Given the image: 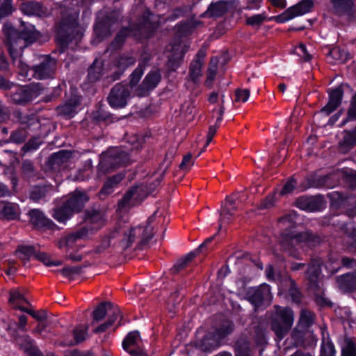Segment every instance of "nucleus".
<instances>
[{
    "label": "nucleus",
    "instance_id": "1",
    "mask_svg": "<svg viewBox=\"0 0 356 356\" xmlns=\"http://www.w3.org/2000/svg\"><path fill=\"white\" fill-rule=\"evenodd\" d=\"M70 0H63L60 3L61 19L56 26V40L63 48L73 41L77 43L83 36V32L79 28V10L70 7Z\"/></svg>",
    "mask_w": 356,
    "mask_h": 356
},
{
    "label": "nucleus",
    "instance_id": "2",
    "mask_svg": "<svg viewBox=\"0 0 356 356\" xmlns=\"http://www.w3.org/2000/svg\"><path fill=\"white\" fill-rule=\"evenodd\" d=\"M2 30L6 37V44L8 47L10 56L13 61L20 58L23 50L33 43L39 35L38 32L31 24H22V29L18 31L12 25L5 24Z\"/></svg>",
    "mask_w": 356,
    "mask_h": 356
},
{
    "label": "nucleus",
    "instance_id": "3",
    "mask_svg": "<svg viewBox=\"0 0 356 356\" xmlns=\"http://www.w3.org/2000/svg\"><path fill=\"white\" fill-rule=\"evenodd\" d=\"M294 321V314L287 307L274 306V312L270 316V327L277 337L281 340L288 334Z\"/></svg>",
    "mask_w": 356,
    "mask_h": 356
},
{
    "label": "nucleus",
    "instance_id": "4",
    "mask_svg": "<svg viewBox=\"0 0 356 356\" xmlns=\"http://www.w3.org/2000/svg\"><path fill=\"white\" fill-rule=\"evenodd\" d=\"M281 243L282 246L289 252L292 256H295L292 253V249L298 245H307L309 246H314L321 242L320 237L311 232H298L293 227L286 229L281 234Z\"/></svg>",
    "mask_w": 356,
    "mask_h": 356
},
{
    "label": "nucleus",
    "instance_id": "5",
    "mask_svg": "<svg viewBox=\"0 0 356 356\" xmlns=\"http://www.w3.org/2000/svg\"><path fill=\"white\" fill-rule=\"evenodd\" d=\"M155 234L153 224H137L124 231L121 245L124 250L130 248L137 239L143 245L147 244Z\"/></svg>",
    "mask_w": 356,
    "mask_h": 356
},
{
    "label": "nucleus",
    "instance_id": "6",
    "mask_svg": "<svg viewBox=\"0 0 356 356\" xmlns=\"http://www.w3.org/2000/svg\"><path fill=\"white\" fill-rule=\"evenodd\" d=\"M234 330V325L226 322L213 332H209L204 337L197 341L195 346L204 352H211L220 346V341L230 334Z\"/></svg>",
    "mask_w": 356,
    "mask_h": 356
},
{
    "label": "nucleus",
    "instance_id": "7",
    "mask_svg": "<svg viewBox=\"0 0 356 356\" xmlns=\"http://www.w3.org/2000/svg\"><path fill=\"white\" fill-rule=\"evenodd\" d=\"M121 12L118 10L111 11L100 10L97 15L94 31L98 38L103 40L111 35L113 25L118 22Z\"/></svg>",
    "mask_w": 356,
    "mask_h": 356
},
{
    "label": "nucleus",
    "instance_id": "8",
    "mask_svg": "<svg viewBox=\"0 0 356 356\" xmlns=\"http://www.w3.org/2000/svg\"><path fill=\"white\" fill-rule=\"evenodd\" d=\"M341 264L343 267L355 270L336 277L337 287L343 293L356 291V259L344 257L341 259Z\"/></svg>",
    "mask_w": 356,
    "mask_h": 356
},
{
    "label": "nucleus",
    "instance_id": "9",
    "mask_svg": "<svg viewBox=\"0 0 356 356\" xmlns=\"http://www.w3.org/2000/svg\"><path fill=\"white\" fill-rule=\"evenodd\" d=\"M127 161V154L118 147L108 149L102 154L98 165V170L106 173L111 169L118 168Z\"/></svg>",
    "mask_w": 356,
    "mask_h": 356
},
{
    "label": "nucleus",
    "instance_id": "10",
    "mask_svg": "<svg viewBox=\"0 0 356 356\" xmlns=\"http://www.w3.org/2000/svg\"><path fill=\"white\" fill-rule=\"evenodd\" d=\"M127 161V154L118 147L108 149L102 154L98 165V170L106 173L111 169L118 168Z\"/></svg>",
    "mask_w": 356,
    "mask_h": 356
},
{
    "label": "nucleus",
    "instance_id": "11",
    "mask_svg": "<svg viewBox=\"0 0 356 356\" xmlns=\"http://www.w3.org/2000/svg\"><path fill=\"white\" fill-rule=\"evenodd\" d=\"M57 67V61L49 55L40 56V63L33 65L31 70L33 76L39 80L54 79Z\"/></svg>",
    "mask_w": 356,
    "mask_h": 356
},
{
    "label": "nucleus",
    "instance_id": "12",
    "mask_svg": "<svg viewBox=\"0 0 356 356\" xmlns=\"http://www.w3.org/2000/svg\"><path fill=\"white\" fill-rule=\"evenodd\" d=\"M161 17L146 10L139 23L136 26V31L138 32L140 38H148L153 32L159 27L161 22Z\"/></svg>",
    "mask_w": 356,
    "mask_h": 356
},
{
    "label": "nucleus",
    "instance_id": "13",
    "mask_svg": "<svg viewBox=\"0 0 356 356\" xmlns=\"http://www.w3.org/2000/svg\"><path fill=\"white\" fill-rule=\"evenodd\" d=\"M272 298L270 287L266 284H261L257 288H252L247 293V299L254 306L255 309L269 305Z\"/></svg>",
    "mask_w": 356,
    "mask_h": 356
},
{
    "label": "nucleus",
    "instance_id": "14",
    "mask_svg": "<svg viewBox=\"0 0 356 356\" xmlns=\"http://www.w3.org/2000/svg\"><path fill=\"white\" fill-rule=\"evenodd\" d=\"M100 228L101 227L98 224L96 226H94V224H86L76 232H72L65 238H61L58 242L57 245L59 248L72 247L77 240L86 239L97 232Z\"/></svg>",
    "mask_w": 356,
    "mask_h": 356
},
{
    "label": "nucleus",
    "instance_id": "15",
    "mask_svg": "<svg viewBox=\"0 0 356 356\" xmlns=\"http://www.w3.org/2000/svg\"><path fill=\"white\" fill-rule=\"evenodd\" d=\"M129 97V86L122 83H117L112 88L107 99L112 108H124L127 104Z\"/></svg>",
    "mask_w": 356,
    "mask_h": 356
},
{
    "label": "nucleus",
    "instance_id": "16",
    "mask_svg": "<svg viewBox=\"0 0 356 356\" xmlns=\"http://www.w3.org/2000/svg\"><path fill=\"white\" fill-rule=\"evenodd\" d=\"M314 3L312 0H302L297 4L287 8L277 17V21L281 23L288 22L293 18L303 15L311 11Z\"/></svg>",
    "mask_w": 356,
    "mask_h": 356
},
{
    "label": "nucleus",
    "instance_id": "17",
    "mask_svg": "<svg viewBox=\"0 0 356 356\" xmlns=\"http://www.w3.org/2000/svg\"><path fill=\"white\" fill-rule=\"evenodd\" d=\"M40 84H30L24 88L17 89L11 95L12 101L19 105H24L32 101L40 95Z\"/></svg>",
    "mask_w": 356,
    "mask_h": 356
},
{
    "label": "nucleus",
    "instance_id": "18",
    "mask_svg": "<svg viewBox=\"0 0 356 356\" xmlns=\"http://www.w3.org/2000/svg\"><path fill=\"white\" fill-rule=\"evenodd\" d=\"M332 13L339 17L348 19L356 18V8L353 0H330Z\"/></svg>",
    "mask_w": 356,
    "mask_h": 356
},
{
    "label": "nucleus",
    "instance_id": "19",
    "mask_svg": "<svg viewBox=\"0 0 356 356\" xmlns=\"http://www.w3.org/2000/svg\"><path fill=\"white\" fill-rule=\"evenodd\" d=\"M296 206L301 210L314 212L320 211L325 206L323 195L300 196L296 199Z\"/></svg>",
    "mask_w": 356,
    "mask_h": 356
},
{
    "label": "nucleus",
    "instance_id": "20",
    "mask_svg": "<svg viewBox=\"0 0 356 356\" xmlns=\"http://www.w3.org/2000/svg\"><path fill=\"white\" fill-rule=\"evenodd\" d=\"M239 193H234L227 196L221 204L220 210V222H224L232 220L235 211L239 206Z\"/></svg>",
    "mask_w": 356,
    "mask_h": 356
},
{
    "label": "nucleus",
    "instance_id": "21",
    "mask_svg": "<svg viewBox=\"0 0 356 356\" xmlns=\"http://www.w3.org/2000/svg\"><path fill=\"white\" fill-rule=\"evenodd\" d=\"M143 187L134 186L131 187L118 202V209L121 211H127L134 206L138 200H142L141 193L143 192Z\"/></svg>",
    "mask_w": 356,
    "mask_h": 356
},
{
    "label": "nucleus",
    "instance_id": "22",
    "mask_svg": "<svg viewBox=\"0 0 356 356\" xmlns=\"http://www.w3.org/2000/svg\"><path fill=\"white\" fill-rule=\"evenodd\" d=\"M343 96V90L341 86H339L329 92V101L327 104L321 109V112L327 115L334 111L341 104Z\"/></svg>",
    "mask_w": 356,
    "mask_h": 356
},
{
    "label": "nucleus",
    "instance_id": "23",
    "mask_svg": "<svg viewBox=\"0 0 356 356\" xmlns=\"http://www.w3.org/2000/svg\"><path fill=\"white\" fill-rule=\"evenodd\" d=\"M161 80V74L159 70L150 71L143 79L138 90L140 95H145L148 92L154 90Z\"/></svg>",
    "mask_w": 356,
    "mask_h": 356
},
{
    "label": "nucleus",
    "instance_id": "24",
    "mask_svg": "<svg viewBox=\"0 0 356 356\" xmlns=\"http://www.w3.org/2000/svg\"><path fill=\"white\" fill-rule=\"evenodd\" d=\"M189 47H182L175 44L172 47V55L168 58L167 65L170 70L175 71L183 61L184 54L188 51Z\"/></svg>",
    "mask_w": 356,
    "mask_h": 356
},
{
    "label": "nucleus",
    "instance_id": "25",
    "mask_svg": "<svg viewBox=\"0 0 356 356\" xmlns=\"http://www.w3.org/2000/svg\"><path fill=\"white\" fill-rule=\"evenodd\" d=\"M321 264L320 259H313L309 264L307 270L305 273L309 286L313 289H316L318 286L319 276L321 272Z\"/></svg>",
    "mask_w": 356,
    "mask_h": 356
},
{
    "label": "nucleus",
    "instance_id": "26",
    "mask_svg": "<svg viewBox=\"0 0 356 356\" xmlns=\"http://www.w3.org/2000/svg\"><path fill=\"white\" fill-rule=\"evenodd\" d=\"M79 104V99L76 97L72 98L56 108L58 115L70 119L73 118L77 113V107Z\"/></svg>",
    "mask_w": 356,
    "mask_h": 356
},
{
    "label": "nucleus",
    "instance_id": "27",
    "mask_svg": "<svg viewBox=\"0 0 356 356\" xmlns=\"http://www.w3.org/2000/svg\"><path fill=\"white\" fill-rule=\"evenodd\" d=\"M88 200V198L86 193L77 191L72 193L65 202L67 203V205L70 207L71 210L75 213L81 211Z\"/></svg>",
    "mask_w": 356,
    "mask_h": 356
},
{
    "label": "nucleus",
    "instance_id": "28",
    "mask_svg": "<svg viewBox=\"0 0 356 356\" xmlns=\"http://www.w3.org/2000/svg\"><path fill=\"white\" fill-rule=\"evenodd\" d=\"M20 213L18 204L4 201L1 218L7 220H17L19 218Z\"/></svg>",
    "mask_w": 356,
    "mask_h": 356
},
{
    "label": "nucleus",
    "instance_id": "29",
    "mask_svg": "<svg viewBox=\"0 0 356 356\" xmlns=\"http://www.w3.org/2000/svg\"><path fill=\"white\" fill-rule=\"evenodd\" d=\"M227 10V2L224 1H219L215 3H211L203 15L209 17H219L223 15Z\"/></svg>",
    "mask_w": 356,
    "mask_h": 356
},
{
    "label": "nucleus",
    "instance_id": "30",
    "mask_svg": "<svg viewBox=\"0 0 356 356\" xmlns=\"http://www.w3.org/2000/svg\"><path fill=\"white\" fill-rule=\"evenodd\" d=\"M116 307L113 305L110 302H102L99 304L97 307L94 309L92 313V317L93 319V322H99L103 320L107 312L111 311L112 314H113V308Z\"/></svg>",
    "mask_w": 356,
    "mask_h": 356
},
{
    "label": "nucleus",
    "instance_id": "31",
    "mask_svg": "<svg viewBox=\"0 0 356 356\" xmlns=\"http://www.w3.org/2000/svg\"><path fill=\"white\" fill-rule=\"evenodd\" d=\"M73 214L74 212L65 202L61 207L54 210L53 217L59 222H65L69 220Z\"/></svg>",
    "mask_w": 356,
    "mask_h": 356
},
{
    "label": "nucleus",
    "instance_id": "32",
    "mask_svg": "<svg viewBox=\"0 0 356 356\" xmlns=\"http://www.w3.org/2000/svg\"><path fill=\"white\" fill-rule=\"evenodd\" d=\"M16 342L19 348L30 355L35 353L34 341L29 335H23L16 338Z\"/></svg>",
    "mask_w": 356,
    "mask_h": 356
},
{
    "label": "nucleus",
    "instance_id": "33",
    "mask_svg": "<svg viewBox=\"0 0 356 356\" xmlns=\"http://www.w3.org/2000/svg\"><path fill=\"white\" fill-rule=\"evenodd\" d=\"M103 71V65L100 60L95 59L88 68V79L90 82H95L99 80Z\"/></svg>",
    "mask_w": 356,
    "mask_h": 356
},
{
    "label": "nucleus",
    "instance_id": "34",
    "mask_svg": "<svg viewBox=\"0 0 356 356\" xmlns=\"http://www.w3.org/2000/svg\"><path fill=\"white\" fill-rule=\"evenodd\" d=\"M37 250L33 245H19L15 250V254L22 261H29L32 256L35 257Z\"/></svg>",
    "mask_w": 356,
    "mask_h": 356
},
{
    "label": "nucleus",
    "instance_id": "35",
    "mask_svg": "<svg viewBox=\"0 0 356 356\" xmlns=\"http://www.w3.org/2000/svg\"><path fill=\"white\" fill-rule=\"evenodd\" d=\"M315 321V314L313 312L302 309L298 321V325L303 328H308L312 325Z\"/></svg>",
    "mask_w": 356,
    "mask_h": 356
},
{
    "label": "nucleus",
    "instance_id": "36",
    "mask_svg": "<svg viewBox=\"0 0 356 356\" xmlns=\"http://www.w3.org/2000/svg\"><path fill=\"white\" fill-rule=\"evenodd\" d=\"M9 302L15 309H19L18 306H22L23 302L31 306L29 301L19 291L15 290L10 293Z\"/></svg>",
    "mask_w": 356,
    "mask_h": 356
},
{
    "label": "nucleus",
    "instance_id": "37",
    "mask_svg": "<svg viewBox=\"0 0 356 356\" xmlns=\"http://www.w3.org/2000/svg\"><path fill=\"white\" fill-rule=\"evenodd\" d=\"M342 229L346 236V241L347 244L350 247L356 249V229L353 224H344Z\"/></svg>",
    "mask_w": 356,
    "mask_h": 356
},
{
    "label": "nucleus",
    "instance_id": "38",
    "mask_svg": "<svg viewBox=\"0 0 356 356\" xmlns=\"http://www.w3.org/2000/svg\"><path fill=\"white\" fill-rule=\"evenodd\" d=\"M22 10L27 15H41L42 14V6L40 3L29 1L22 6Z\"/></svg>",
    "mask_w": 356,
    "mask_h": 356
},
{
    "label": "nucleus",
    "instance_id": "39",
    "mask_svg": "<svg viewBox=\"0 0 356 356\" xmlns=\"http://www.w3.org/2000/svg\"><path fill=\"white\" fill-rule=\"evenodd\" d=\"M124 177L121 174L115 175L109 177L105 182L101 193L103 194H110L113 191V188L117 186L122 179Z\"/></svg>",
    "mask_w": 356,
    "mask_h": 356
},
{
    "label": "nucleus",
    "instance_id": "40",
    "mask_svg": "<svg viewBox=\"0 0 356 356\" xmlns=\"http://www.w3.org/2000/svg\"><path fill=\"white\" fill-rule=\"evenodd\" d=\"M120 314V311L118 307L113 308V314L108 316V318L106 322L101 324L94 330V332L100 333L107 330L113 323L118 319Z\"/></svg>",
    "mask_w": 356,
    "mask_h": 356
},
{
    "label": "nucleus",
    "instance_id": "41",
    "mask_svg": "<svg viewBox=\"0 0 356 356\" xmlns=\"http://www.w3.org/2000/svg\"><path fill=\"white\" fill-rule=\"evenodd\" d=\"M336 350L329 337H323L321 346V356H335Z\"/></svg>",
    "mask_w": 356,
    "mask_h": 356
},
{
    "label": "nucleus",
    "instance_id": "42",
    "mask_svg": "<svg viewBox=\"0 0 356 356\" xmlns=\"http://www.w3.org/2000/svg\"><path fill=\"white\" fill-rule=\"evenodd\" d=\"M327 177L326 176H312L307 179V186L303 190L309 188H321L325 186Z\"/></svg>",
    "mask_w": 356,
    "mask_h": 356
},
{
    "label": "nucleus",
    "instance_id": "43",
    "mask_svg": "<svg viewBox=\"0 0 356 356\" xmlns=\"http://www.w3.org/2000/svg\"><path fill=\"white\" fill-rule=\"evenodd\" d=\"M195 254L194 252H190L179 259L171 269L172 273H177L181 270L195 258Z\"/></svg>",
    "mask_w": 356,
    "mask_h": 356
},
{
    "label": "nucleus",
    "instance_id": "44",
    "mask_svg": "<svg viewBox=\"0 0 356 356\" xmlns=\"http://www.w3.org/2000/svg\"><path fill=\"white\" fill-rule=\"evenodd\" d=\"M327 56L339 63H344L348 59L347 53L344 50L341 49L339 47H334L330 49Z\"/></svg>",
    "mask_w": 356,
    "mask_h": 356
},
{
    "label": "nucleus",
    "instance_id": "45",
    "mask_svg": "<svg viewBox=\"0 0 356 356\" xmlns=\"http://www.w3.org/2000/svg\"><path fill=\"white\" fill-rule=\"evenodd\" d=\"M199 61H192L189 69V76L191 79L195 83H197L200 76H202V67Z\"/></svg>",
    "mask_w": 356,
    "mask_h": 356
},
{
    "label": "nucleus",
    "instance_id": "46",
    "mask_svg": "<svg viewBox=\"0 0 356 356\" xmlns=\"http://www.w3.org/2000/svg\"><path fill=\"white\" fill-rule=\"evenodd\" d=\"M30 222H53L45 214L38 209H33L29 211Z\"/></svg>",
    "mask_w": 356,
    "mask_h": 356
},
{
    "label": "nucleus",
    "instance_id": "47",
    "mask_svg": "<svg viewBox=\"0 0 356 356\" xmlns=\"http://www.w3.org/2000/svg\"><path fill=\"white\" fill-rule=\"evenodd\" d=\"M341 356H356V343L350 339H345Z\"/></svg>",
    "mask_w": 356,
    "mask_h": 356
},
{
    "label": "nucleus",
    "instance_id": "48",
    "mask_svg": "<svg viewBox=\"0 0 356 356\" xmlns=\"http://www.w3.org/2000/svg\"><path fill=\"white\" fill-rule=\"evenodd\" d=\"M140 338L139 332L137 331L129 332L122 341L124 350H128V348L135 347L138 344Z\"/></svg>",
    "mask_w": 356,
    "mask_h": 356
},
{
    "label": "nucleus",
    "instance_id": "49",
    "mask_svg": "<svg viewBox=\"0 0 356 356\" xmlns=\"http://www.w3.org/2000/svg\"><path fill=\"white\" fill-rule=\"evenodd\" d=\"M131 30L128 28L122 29L116 35L114 40L111 43L113 48H120L125 40V38L130 34Z\"/></svg>",
    "mask_w": 356,
    "mask_h": 356
},
{
    "label": "nucleus",
    "instance_id": "50",
    "mask_svg": "<svg viewBox=\"0 0 356 356\" xmlns=\"http://www.w3.org/2000/svg\"><path fill=\"white\" fill-rule=\"evenodd\" d=\"M171 220L170 216L163 209H157L154 213L149 218L147 222H152L157 221L158 222H170Z\"/></svg>",
    "mask_w": 356,
    "mask_h": 356
},
{
    "label": "nucleus",
    "instance_id": "51",
    "mask_svg": "<svg viewBox=\"0 0 356 356\" xmlns=\"http://www.w3.org/2000/svg\"><path fill=\"white\" fill-rule=\"evenodd\" d=\"M19 310L24 312L29 315H31L33 318L38 321H42L47 318V312L44 310H40L38 312H35L31 309L26 308L23 306H18Z\"/></svg>",
    "mask_w": 356,
    "mask_h": 356
},
{
    "label": "nucleus",
    "instance_id": "52",
    "mask_svg": "<svg viewBox=\"0 0 356 356\" xmlns=\"http://www.w3.org/2000/svg\"><path fill=\"white\" fill-rule=\"evenodd\" d=\"M92 118L95 121L109 123L113 122L112 115L102 109H99L92 113Z\"/></svg>",
    "mask_w": 356,
    "mask_h": 356
},
{
    "label": "nucleus",
    "instance_id": "53",
    "mask_svg": "<svg viewBox=\"0 0 356 356\" xmlns=\"http://www.w3.org/2000/svg\"><path fill=\"white\" fill-rule=\"evenodd\" d=\"M236 353H251L250 343L245 338L238 339L235 344Z\"/></svg>",
    "mask_w": 356,
    "mask_h": 356
},
{
    "label": "nucleus",
    "instance_id": "54",
    "mask_svg": "<svg viewBox=\"0 0 356 356\" xmlns=\"http://www.w3.org/2000/svg\"><path fill=\"white\" fill-rule=\"evenodd\" d=\"M266 19L264 13L257 14L248 17L246 19V24L252 27H259Z\"/></svg>",
    "mask_w": 356,
    "mask_h": 356
},
{
    "label": "nucleus",
    "instance_id": "55",
    "mask_svg": "<svg viewBox=\"0 0 356 356\" xmlns=\"http://www.w3.org/2000/svg\"><path fill=\"white\" fill-rule=\"evenodd\" d=\"M14 119L22 124H29L31 120H34L33 115L24 114L21 111L16 110L13 113Z\"/></svg>",
    "mask_w": 356,
    "mask_h": 356
},
{
    "label": "nucleus",
    "instance_id": "56",
    "mask_svg": "<svg viewBox=\"0 0 356 356\" xmlns=\"http://www.w3.org/2000/svg\"><path fill=\"white\" fill-rule=\"evenodd\" d=\"M47 192L48 188L46 186H35L31 193V198L37 202L40 199L45 197Z\"/></svg>",
    "mask_w": 356,
    "mask_h": 356
},
{
    "label": "nucleus",
    "instance_id": "57",
    "mask_svg": "<svg viewBox=\"0 0 356 356\" xmlns=\"http://www.w3.org/2000/svg\"><path fill=\"white\" fill-rule=\"evenodd\" d=\"M145 64L139 63L138 67L134 70V71L131 74L130 79V85L131 87L136 86L138 81H140L143 72H144Z\"/></svg>",
    "mask_w": 356,
    "mask_h": 356
},
{
    "label": "nucleus",
    "instance_id": "58",
    "mask_svg": "<svg viewBox=\"0 0 356 356\" xmlns=\"http://www.w3.org/2000/svg\"><path fill=\"white\" fill-rule=\"evenodd\" d=\"M35 258H36L38 260L42 261L44 265L47 266H60L62 264V262L60 261H51V258L48 254L43 252H37L35 254Z\"/></svg>",
    "mask_w": 356,
    "mask_h": 356
},
{
    "label": "nucleus",
    "instance_id": "59",
    "mask_svg": "<svg viewBox=\"0 0 356 356\" xmlns=\"http://www.w3.org/2000/svg\"><path fill=\"white\" fill-rule=\"evenodd\" d=\"M102 213L96 209H89L85 211V220L98 221L102 218Z\"/></svg>",
    "mask_w": 356,
    "mask_h": 356
},
{
    "label": "nucleus",
    "instance_id": "60",
    "mask_svg": "<svg viewBox=\"0 0 356 356\" xmlns=\"http://www.w3.org/2000/svg\"><path fill=\"white\" fill-rule=\"evenodd\" d=\"M301 220L299 215L296 211H287L280 219V222H296Z\"/></svg>",
    "mask_w": 356,
    "mask_h": 356
},
{
    "label": "nucleus",
    "instance_id": "61",
    "mask_svg": "<svg viewBox=\"0 0 356 356\" xmlns=\"http://www.w3.org/2000/svg\"><path fill=\"white\" fill-rule=\"evenodd\" d=\"M81 266H67L60 270L59 272L65 277H70L74 275H79L82 271Z\"/></svg>",
    "mask_w": 356,
    "mask_h": 356
},
{
    "label": "nucleus",
    "instance_id": "62",
    "mask_svg": "<svg viewBox=\"0 0 356 356\" xmlns=\"http://www.w3.org/2000/svg\"><path fill=\"white\" fill-rule=\"evenodd\" d=\"M136 63V58L129 56H122L118 60V65L122 69L134 65Z\"/></svg>",
    "mask_w": 356,
    "mask_h": 356
},
{
    "label": "nucleus",
    "instance_id": "63",
    "mask_svg": "<svg viewBox=\"0 0 356 356\" xmlns=\"http://www.w3.org/2000/svg\"><path fill=\"white\" fill-rule=\"evenodd\" d=\"M87 330V326L85 328H76L74 330L73 334L76 344L83 342L86 339V337L88 335Z\"/></svg>",
    "mask_w": 356,
    "mask_h": 356
},
{
    "label": "nucleus",
    "instance_id": "64",
    "mask_svg": "<svg viewBox=\"0 0 356 356\" xmlns=\"http://www.w3.org/2000/svg\"><path fill=\"white\" fill-rule=\"evenodd\" d=\"M343 143L347 145H356V127L352 130L346 132L343 137Z\"/></svg>",
    "mask_w": 356,
    "mask_h": 356
}]
</instances>
